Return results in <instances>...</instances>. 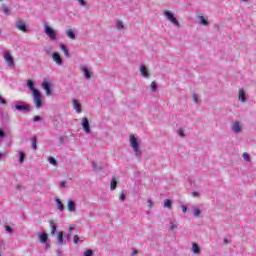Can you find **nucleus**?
<instances>
[{
	"label": "nucleus",
	"instance_id": "4d7b16f0",
	"mask_svg": "<svg viewBox=\"0 0 256 256\" xmlns=\"http://www.w3.org/2000/svg\"><path fill=\"white\" fill-rule=\"evenodd\" d=\"M98 169H102V171H103L104 168L100 165V166H98Z\"/></svg>",
	"mask_w": 256,
	"mask_h": 256
},
{
	"label": "nucleus",
	"instance_id": "f8f14e48",
	"mask_svg": "<svg viewBox=\"0 0 256 256\" xmlns=\"http://www.w3.org/2000/svg\"><path fill=\"white\" fill-rule=\"evenodd\" d=\"M233 133L239 134L241 133V124L239 122H234L231 126Z\"/></svg>",
	"mask_w": 256,
	"mask_h": 256
},
{
	"label": "nucleus",
	"instance_id": "393cba45",
	"mask_svg": "<svg viewBox=\"0 0 256 256\" xmlns=\"http://www.w3.org/2000/svg\"><path fill=\"white\" fill-rule=\"evenodd\" d=\"M164 207L166 209H171V207H173V201L171 199L164 200Z\"/></svg>",
	"mask_w": 256,
	"mask_h": 256
},
{
	"label": "nucleus",
	"instance_id": "39448f33",
	"mask_svg": "<svg viewBox=\"0 0 256 256\" xmlns=\"http://www.w3.org/2000/svg\"><path fill=\"white\" fill-rule=\"evenodd\" d=\"M164 16L166 17V19H168V21H171L173 25H175V27H181V24H179V20H177L173 12L166 10L164 12Z\"/></svg>",
	"mask_w": 256,
	"mask_h": 256
},
{
	"label": "nucleus",
	"instance_id": "423d86ee",
	"mask_svg": "<svg viewBox=\"0 0 256 256\" xmlns=\"http://www.w3.org/2000/svg\"><path fill=\"white\" fill-rule=\"evenodd\" d=\"M82 129L86 133H91V124H89V118L84 117L82 119Z\"/></svg>",
	"mask_w": 256,
	"mask_h": 256
},
{
	"label": "nucleus",
	"instance_id": "c756f323",
	"mask_svg": "<svg viewBox=\"0 0 256 256\" xmlns=\"http://www.w3.org/2000/svg\"><path fill=\"white\" fill-rule=\"evenodd\" d=\"M151 91L152 93H157V82L153 81L151 83Z\"/></svg>",
	"mask_w": 256,
	"mask_h": 256
},
{
	"label": "nucleus",
	"instance_id": "20e7f679",
	"mask_svg": "<svg viewBox=\"0 0 256 256\" xmlns=\"http://www.w3.org/2000/svg\"><path fill=\"white\" fill-rule=\"evenodd\" d=\"M44 32L51 41H57V32H55L51 26L45 24Z\"/></svg>",
	"mask_w": 256,
	"mask_h": 256
},
{
	"label": "nucleus",
	"instance_id": "13d9d810",
	"mask_svg": "<svg viewBox=\"0 0 256 256\" xmlns=\"http://www.w3.org/2000/svg\"><path fill=\"white\" fill-rule=\"evenodd\" d=\"M3 155H4V154L0 152V159L3 157Z\"/></svg>",
	"mask_w": 256,
	"mask_h": 256
},
{
	"label": "nucleus",
	"instance_id": "a878e982",
	"mask_svg": "<svg viewBox=\"0 0 256 256\" xmlns=\"http://www.w3.org/2000/svg\"><path fill=\"white\" fill-rule=\"evenodd\" d=\"M110 189L111 191H115V189H117V180H115V178H113L110 182Z\"/></svg>",
	"mask_w": 256,
	"mask_h": 256
},
{
	"label": "nucleus",
	"instance_id": "aec40b11",
	"mask_svg": "<svg viewBox=\"0 0 256 256\" xmlns=\"http://www.w3.org/2000/svg\"><path fill=\"white\" fill-rule=\"evenodd\" d=\"M82 72L84 74L85 79H91V72L85 66L82 67Z\"/></svg>",
	"mask_w": 256,
	"mask_h": 256
},
{
	"label": "nucleus",
	"instance_id": "7ed1b4c3",
	"mask_svg": "<svg viewBox=\"0 0 256 256\" xmlns=\"http://www.w3.org/2000/svg\"><path fill=\"white\" fill-rule=\"evenodd\" d=\"M33 95V101L35 103V106L37 109H41V107H43V100H42V95H41V92L38 90V91H35L32 93Z\"/></svg>",
	"mask_w": 256,
	"mask_h": 256
},
{
	"label": "nucleus",
	"instance_id": "6ab92c4d",
	"mask_svg": "<svg viewBox=\"0 0 256 256\" xmlns=\"http://www.w3.org/2000/svg\"><path fill=\"white\" fill-rule=\"evenodd\" d=\"M49 224L51 226V235H55L57 233V223H54L53 220H50Z\"/></svg>",
	"mask_w": 256,
	"mask_h": 256
},
{
	"label": "nucleus",
	"instance_id": "09e8293b",
	"mask_svg": "<svg viewBox=\"0 0 256 256\" xmlns=\"http://www.w3.org/2000/svg\"><path fill=\"white\" fill-rule=\"evenodd\" d=\"M147 203H148V207L151 209V207H153V201H151V199H148Z\"/></svg>",
	"mask_w": 256,
	"mask_h": 256
},
{
	"label": "nucleus",
	"instance_id": "2f4dec72",
	"mask_svg": "<svg viewBox=\"0 0 256 256\" xmlns=\"http://www.w3.org/2000/svg\"><path fill=\"white\" fill-rule=\"evenodd\" d=\"M193 211H194V217H199V215H201V209L197 207H193Z\"/></svg>",
	"mask_w": 256,
	"mask_h": 256
},
{
	"label": "nucleus",
	"instance_id": "6e6d98bb",
	"mask_svg": "<svg viewBox=\"0 0 256 256\" xmlns=\"http://www.w3.org/2000/svg\"><path fill=\"white\" fill-rule=\"evenodd\" d=\"M59 139H60V142L63 143L65 138L63 136H61Z\"/></svg>",
	"mask_w": 256,
	"mask_h": 256
},
{
	"label": "nucleus",
	"instance_id": "3c124183",
	"mask_svg": "<svg viewBox=\"0 0 256 256\" xmlns=\"http://www.w3.org/2000/svg\"><path fill=\"white\" fill-rule=\"evenodd\" d=\"M199 195H200L199 192H192L193 197H199Z\"/></svg>",
	"mask_w": 256,
	"mask_h": 256
},
{
	"label": "nucleus",
	"instance_id": "f257e3e1",
	"mask_svg": "<svg viewBox=\"0 0 256 256\" xmlns=\"http://www.w3.org/2000/svg\"><path fill=\"white\" fill-rule=\"evenodd\" d=\"M75 231V227H69V233H65L63 231L57 232V243L60 247L63 245H67V241L71 240V234Z\"/></svg>",
	"mask_w": 256,
	"mask_h": 256
},
{
	"label": "nucleus",
	"instance_id": "8fccbe9b",
	"mask_svg": "<svg viewBox=\"0 0 256 256\" xmlns=\"http://www.w3.org/2000/svg\"><path fill=\"white\" fill-rule=\"evenodd\" d=\"M3 137H5V132L3 130H0V139H2Z\"/></svg>",
	"mask_w": 256,
	"mask_h": 256
},
{
	"label": "nucleus",
	"instance_id": "9b49d317",
	"mask_svg": "<svg viewBox=\"0 0 256 256\" xmlns=\"http://www.w3.org/2000/svg\"><path fill=\"white\" fill-rule=\"evenodd\" d=\"M67 207L70 213H75V211H77V206L75 205V201L71 199L68 200Z\"/></svg>",
	"mask_w": 256,
	"mask_h": 256
},
{
	"label": "nucleus",
	"instance_id": "473e14b6",
	"mask_svg": "<svg viewBox=\"0 0 256 256\" xmlns=\"http://www.w3.org/2000/svg\"><path fill=\"white\" fill-rule=\"evenodd\" d=\"M242 157H243L244 161H251V156H249V154L247 152H244L242 154Z\"/></svg>",
	"mask_w": 256,
	"mask_h": 256
},
{
	"label": "nucleus",
	"instance_id": "37998d69",
	"mask_svg": "<svg viewBox=\"0 0 256 256\" xmlns=\"http://www.w3.org/2000/svg\"><path fill=\"white\" fill-rule=\"evenodd\" d=\"M178 135H180V137H185V132L183 131V129H179Z\"/></svg>",
	"mask_w": 256,
	"mask_h": 256
},
{
	"label": "nucleus",
	"instance_id": "9d476101",
	"mask_svg": "<svg viewBox=\"0 0 256 256\" xmlns=\"http://www.w3.org/2000/svg\"><path fill=\"white\" fill-rule=\"evenodd\" d=\"M42 88L44 89V91H46V95L49 96L52 93L51 90V83H49L48 81L44 80L42 82Z\"/></svg>",
	"mask_w": 256,
	"mask_h": 256
},
{
	"label": "nucleus",
	"instance_id": "603ef678",
	"mask_svg": "<svg viewBox=\"0 0 256 256\" xmlns=\"http://www.w3.org/2000/svg\"><path fill=\"white\" fill-rule=\"evenodd\" d=\"M182 211H183V213H187V206L183 205L182 206Z\"/></svg>",
	"mask_w": 256,
	"mask_h": 256
},
{
	"label": "nucleus",
	"instance_id": "79ce46f5",
	"mask_svg": "<svg viewBox=\"0 0 256 256\" xmlns=\"http://www.w3.org/2000/svg\"><path fill=\"white\" fill-rule=\"evenodd\" d=\"M41 119H43V118H41V116H35L33 118V121H34V123H38V121H41Z\"/></svg>",
	"mask_w": 256,
	"mask_h": 256
},
{
	"label": "nucleus",
	"instance_id": "c9c22d12",
	"mask_svg": "<svg viewBox=\"0 0 256 256\" xmlns=\"http://www.w3.org/2000/svg\"><path fill=\"white\" fill-rule=\"evenodd\" d=\"M4 228H5V231H7V233H9L10 235L13 233V228H11V226H9V225H5L4 226Z\"/></svg>",
	"mask_w": 256,
	"mask_h": 256
},
{
	"label": "nucleus",
	"instance_id": "f3484780",
	"mask_svg": "<svg viewBox=\"0 0 256 256\" xmlns=\"http://www.w3.org/2000/svg\"><path fill=\"white\" fill-rule=\"evenodd\" d=\"M192 252L194 253V255H200L201 247H199V245H197V243H193L192 244Z\"/></svg>",
	"mask_w": 256,
	"mask_h": 256
},
{
	"label": "nucleus",
	"instance_id": "4be33fe9",
	"mask_svg": "<svg viewBox=\"0 0 256 256\" xmlns=\"http://www.w3.org/2000/svg\"><path fill=\"white\" fill-rule=\"evenodd\" d=\"M238 99L239 101H241V103H245L246 96H245V91H243V89L239 90Z\"/></svg>",
	"mask_w": 256,
	"mask_h": 256
},
{
	"label": "nucleus",
	"instance_id": "6e6552de",
	"mask_svg": "<svg viewBox=\"0 0 256 256\" xmlns=\"http://www.w3.org/2000/svg\"><path fill=\"white\" fill-rule=\"evenodd\" d=\"M52 59L55 61L56 65H63V58H61L59 52H53Z\"/></svg>",
	"mask_w": 256,
	"mask_h": 256
},
{
	"label": "nucleus",
	"instance_id": "5fc2aeb1",
	"mask_svg": "<svg viewBox=\"0 0 256 256\" xmlns=\"http://www.w3.org/2000/svg\"><path fill=\"white\" fill-rule=\"evenodd\" d=\"M137 250H134L133 252H132V256H135V255H137Z\"/></svg>",
	"mask_w": 256,
	"mask_h": 256
},
{
	"label": "nucleus",
	"instance_id": "72a5a7b5",
	"mask_svg": "<svg viewBox=\"0 0 256 256\" xmlns=\"http://www.w3.org/2000/svg\"><path fill=\"white\" fill-rule=\"evenodd\" d=\"M25 161V153L19 152V163H23Z\"/></svg>",
	"mask_w": 256,
	"mask_h": 256
},
{
	"label": "nucleus",
	"instance_id": "e433bc0d",
	"mask_svg": "<svg viewBox=\"0 0 256 256\" xmlns=\"http://www.w3.org/2000/svg\"><path fill=\"white\" fill-rule=\"evenodd\" d=\"M177 227H178V224H175L174 222H170V231H175Z\"/></svg>",
	"mask_w": 256,
	"mask_h": 256
},
{
	"label": "nucleus",
	"instance_id": "a211bd4d",
	"mask_svg": "<svg viewBox=\"0 0 256 256\" xmlns=\"http://www.w3.org/2000/svg\"><path fill=\"white\" fill-rule=\"evenodd\" d=\"M55 203H56L57 209H59L60 211H63L65 209V205L63 204V202H61V199L56 198Z\"/></svg>",
	"mask_w": 256,
	"mask_h": 256
},
{
	"label": "nucleus",
	"instance_id": "f704fd0d",
	"mask_svg": "<svg viewBox=\"0 0 256 256\" xmlns=\"http://www.w3.org/2000/svg\"><path fill=\"white\" fill-rule=\"evenodd\" d=\"M92 167L94 171H103V168H99V165H97L95 162H92Z\"/></svg>",
	"mask_w": 256,
	"mask_h": 256
},
{
	"label": "nucleus",
	"instance_id": "de8ad7c7",
	"mask_svg": "<svg viewBox=\"0 0 256 256\" xmlns=\"http://www.w3.org/2000/svg\"><path fill=\"white\" fill-rule=\"evenodd\" d=\"M0 103H1V105H7V101H5V99H3V97H0Z\"/></svg>",
	"mask_w": 256,
	"mask_h": 256
},
{
	"label": "nucleus",
	"instance_id": "49530a36",
	"mask_svg": "<svg viewBox=\"0 0 256 256\" xmlns=\"http://www.w3.org/2000/svg\"><path fill=\"white\" fill-rule=\"evenodd\" d=\"M79 241H80L79 236L75 235L74 236V243H75V245H77V243H79Z\"/></svg>",
	"mask_w": 256,
	"mask_h": 256
},
{
	"label": "nucleus",
	"instance_id": "052dcab7",
	"mask_svg": "<svg viewBox=\"0 0 256 256\" xmlns=\"http://www.w3.org/2000/svg\"><path fill=\"white\" fill-rule=\"evenodd\" d=\"M241 1L247 2V1H249V0H241Z\"/></svg>",
	"mask_w": 256,
	"mask_h": 256
},
{
	"label": "nucleus",
	"instance_id": "a19ab883",
	"mask_svg": "<svg viewBox=\"0 0 256 256\" xmlns=\"http://www.w3.org/2000/svg\"><path fill=\"white\" fill-rule=\"evenodd\" d=\"M78 3L82 6L85 7V5H87V2L85 0H77Z\"/></svg>",
	"mask_w": 256,
	"mask_h": 256
},
{
	"label": "nucleus",
	"instance_id": "bf43d9fd",
	"mask_svg": "<svg viewBox=\"0 0 256 256\" xmlns=\"http://www.w3.org/2000/svg\"><path fill=\"white\" fill-rule=\"evenodd\" d=\"M2 245H5V243H3V242H0V247H1Z\"/></svg>",
	"mask_w": 256,
	"mask_h": 256
},
{
	"label": "nucleus",
	"instance_id": "1a4fd4ad",
	"mask_svg": "<svg viewBox=\"0 0 256 256\" xmlns=\"http://www.w3.org/2000/svg\"><path fill=\"white\" fill-rule=\"evenodd\" d=\"M4 59L9 67L15 64V60L13 59V56L9 52L4 53Z\"/></svg>",
	"mask_w": 256,
	"mask_h": 256
},
{
	"label": "nucleus",
	"instance_id": "c85d7f7f",
	"mask_svg": "<svg viewBox=\"0 0 256 256\" xmlns=\"http://www.w3.org/2000/svg\"><path fill=\"white\" fill-rule=\"evenodd\" d=\"M31 141H32V149L34 151H37V137H33Z\"/></svg>",
	"mask_w": 256,
	"mask_h": 256
},
{
	"label": "nucleus",
	"instance_id": "58836bf2",
	"mask_svg": "<svg viewBox=\"0 0 256 256\" xmlns=\"http://www.w3.org/2000/svg\"><path fill=\"white\" fill-rule=\"evenodd\" d=\"M116 27H117V29H123V27H124L123 22L117 21L116 22Z\"/></svg>",
	"mask_w": 256,
	"mask_h": 256
},
{
	"label": "nucleus",
	"instance_id": "ddd939ff",
	"mask_svg": "<svg viewBox=\"0 0 256 256\" xmlns=\"http://www.w3.org/2000/svg\"><path fill=\"white\" fill-rule=\"evenodd\" d=\"M72 105H73V109H75V111L77 113H81V103H79V100L77 99H73L72 100Z\"/></svg>",
	"mask_w": 256,
	"mask_h": 256
},
{
	"label": "nucleus",
	"instance_id": "b1692460",
	"mask_svg": "<svg viewBox=\"0 0 256 256\" xmlns=\"http://www.w3.org/2000/svg\"><path fill=\"white\" fill-rule=\"evenodd\" d=\"M60 49L63 51L65 57H69V49H67V46L65 44H60Z\"/></svg>",
	"mask_w": 256,
	"mask_h": 256
},
{
	"label": "nucleus",
	"instance_id": "412c9836",
	"mask_svg": "<svg viewBox=\"0 0 256 256\" xmlns=\"http://www.w3.org/2000/svg\"><path fill=\"white\" fill-rule=\"evenodd\" d=\"M39 239H40V242L45 244L47 243V241H49V236L47 235V233L43 232L42 234H40Z\"/></svg>",
	"mask_w": 256,
	"mask_h": 256
},
{
	"label": "nucleus",
	"instance_id": "2eb2a0df",
	"mask_svg": "<svg viewBox=\"0 0 256 256\" xmlns=\"http://www.w3.org/2000/svg\"><path fill=\"white\" fill-rule=\"evenodd\" d=\"M140 73L142 75V77H145L146 79H149L150 74L149 71H147V68L145 66H140Z\"/></svg>",
	"mask_w": 256,
	"mask_h": 256
},
{
	"label": "nucleus",
	"instance_id": "a18cd8bd",
	"mask_svg": "<svg viewBox=\"0 0 256 256\" xmlns=\"http://www.w3.org/2000/svg\"><path fill=\"white\" fill-rule=\"evenodd\" d=\"M119 199H120V201H125V199H126L125 193L122 192V193L120 194Z\"/></svg>",
	"mask_w": 256,
	"mask_h": 256
},
{
	"label": "nucleus",
	"instance_id": "0eeeda50",
	"mask_svg": "<svg viewBox=\"0 0 256 256\" xmlns=\"http://www.w3.org/2000/svg\"><path fill=\"white\" fill-rule=\"evenodd\" d=\"M15 27L16 29H18L19 31H22L23 33H27V25L25 24V22L18 20L15 23Z\"/></svg>",
	"mask_w": 256,
	"mask_h": 256
},
{
	"label": "nucleus",
	"instance_id": "cd10ccee",
	"mask_svg": "<svg viewBox=\"0 0 256 256\" xmlns=\"http://www.w3.org/2000/svg\"><path fill=\"white\" fill-rule=\"evenodd\" d=\"M0 11H2L4 15H9V8L5 5L1 6Z\"/></svg>",
	"mask_w": 256,
	"mask_h": 256
},
{
	"label": "nucleus",
	"instance_id": "4468645a",
	"mask_svg": "<svg viewBox=\"0 0 256 256\" xmlns=\"http://www.w3.org/2000/svg\"><path fill=\"white\" fill-rule=\"evenodd\" d=\"M27 87H28V89H30V91H32V93H35V91H39L35 87V82L31 79L27 80Z\"/></svg>",
	"mask_w": 256,
	"mask_h": 256
},
{
	"label": "nucleus",
	"instance_id": "5701e85b",
	"mask_svg": "<svg viewBox=\"0 0 256 256\" xmlns=\"http://www.w3.org/2000/svg\"><path fill=\"white\" fill-rule=\"evenodd\" d=\"M66 35L69 39L75 40L76 36H75V31H73V29H68L66 31Z\"/></svg>",
	"mask_w": 256,
	"mask_h": 256
},
{
	"label": "nucleus",
	"instance_id": "dca6fc26",
	"mask_svg": "<svg viewBox=\"0 0 256 256\" xmlns=\"http://www.w3.org/2000/svg\"><path fill=\"white\" fill-rule=\"evenodd\" d=\"M14 109H16L17 111H31V108H29L28 106L21 105V104H16L14 106Z\"/></svg>",
	"mask_w": 256,
	"mask_h": 256
},
{
	"label": "nucleus",
	"instance_id": "ea45409f",
	"mask_svg": "<svg viewBox=\"0 0 256 256\" xmlns=\"http://www.w3.org/2000/svg\"><path fill=\"white\" fill-rule=\"evenodd\" d=\"M192 97H193V101L195 103H201V101L199 100V97L197 96V94H193Z\"/></svg>",
	"mask_w": 256,
	"mask_h": 256
},
{
	"label": "nucleus",
	"instance_id": "864d4df0",
	"mask_svg": "<svg viewBox=\"0 0 256 256\" xmlns=\"http://www.w3.org/2000/svg\"><path fill=\"white\" fill-rule=\"evenodd\" d=\"M224 243H225V245H228L229 240H227V238H224Z\"/></svg>",
	"mask_w": 256,
	"mask_h": 256
},
{
	"label": "nucleus",
	"instance_id": "bb28decb",
	"mask_svg": "<svg viewBox=\"0 0 256 256\" xmlns=\"http://www.w3.org/2000/svg\"><path fill=\"white\" fill-rule=\"evenodd\" d=\"M201 25H205L206 27L209 25V21L205 18V16H200L199 17Z\"/></svg>",
	"mask_w": 256,
	"mask_h": 256
},
{
	"label": "nucleus",
	"instance_id": "f03ea898",
	"mask_svg": "<svg viewBox=\"0 0 256 256\" xmlns=\"http://www.w3.org/2000/svg\"><path fill=\"white\" fill-rule=\"evenodd\" d=\"M130 146L132 147L136 157L141 155V149L139 148V139L135 135H130Z\"/></svg>",
	"mask_w": 256,
	"mask_h": 256
},
{
	"label": "nucleus",
	"instance_id": "c03bdc74",
	"mask_svg": "<svg viewBox=\"0 0 256 256\" xmlns=\"http://www.w3.org/2000/svg\"><path fill=\"white\" fill-rule=\"evenodd\" d=\"M60 187H61L62 189H64L65 187H67V182L61 181V182H60Z\"/></svg>",
	"mask_w": 256,
	"mask_h": 256
},
{
	"label": "nucleus",
	"instance_id": "7c9ffc66",
	"mask_svg": "<svg viewBox=\"0 0 256 256\" xmlns=\"http://www.w3.org/2000/svg\"><path fill=\"white\" fill-rule=\"evenodd\" d=\"M48 162L50 165H57V160L53 156L48 157Z\"/></svg>",
	"mask_w": 256,
	"mask_h": 256
},
{
	"label": "nucleus",
	"instance_id": "4c0bfd02",
	"mask_svg": "<svg viewBox=\"0 0 256 256\" xmlns=\"http://www.w3.org/2000/svg\"><path fill=\"white\" fill-rule=\"evenodd\" d=\"M84 256H93V250L88 249L84 252Z\"/></svg>",
	"mask_w": 256,
	"mask_h": 256
}]
</instances>
